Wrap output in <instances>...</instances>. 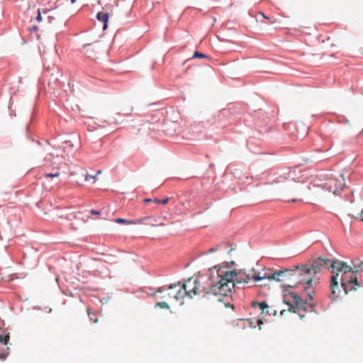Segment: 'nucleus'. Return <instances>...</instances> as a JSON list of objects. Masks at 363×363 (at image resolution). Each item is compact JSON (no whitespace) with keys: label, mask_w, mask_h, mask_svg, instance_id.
Wrapping results in <instances>:
<instances>
[{"label":"nucleus","mask_w":363,"mask_h":363,"mask_svg":"<svg viewBox=\"0 0 363 363\" xmlns=\"http://www.w3.org/2000/svg\"><path fill=\"white\" fill-rule=\"evenodd\" d=\"M363 267V261L359 259H351L350 264L339 259H333L331 262V272L333 276L330 279L331 298L335 299L340 296L342 291L339 287V281L341 288L345 294L350 291H357L362 284L360 270Z\"/></svg>","instance_id":"nucleus-1"},{"label":"nucleus","mask_w":363,"mask_h":363,"mask_svg":"<svg viewBox=\"0 0 363 363\" xmlns=\"http://www.w3.org/2000/svg\"><path fill=\"white\" fill-rule=\"evenodd\" d=\"M238 276L237 271L229 270L225 267H216L210 269V293L218 297L219 301L222 298L229 299L232 296L235 288V278Z\"/></svg>","instance_id":"nucleus-2"},{"label":"nucleus","mask_w":363,"mask_h":363,"mask_svg":"<svg viewBox=\"0 0 363 363\" xmlns=\"http://www.w3.org/2000/svg\"><path fill=\"white\" fill-rule=\"evenodd\" d=\"M300 274L298 270L294 269H285L275 272L272 274L265 272L262 277L261 276H253V279L255 281H261L263 279L274 280L276 281L281 282L283 286L287 287H295L297 286V281L295 280V277H298Z\"/></svg>","instance_id":"nucleus-3"},{"label":"nucleus","mask_w":363,"mask_h":363,"mask_svg":"<svg viewBox=\"0 0 363 363\" xmlns=\"http://www.w3.org/2000/svg\"><path fill=\"white\" fill-rule=\"evenodd\" d=\"M175 287H177L179 292L182 294H181L182 300L186 296L192 298L196 295H208L210 294L209 291L206 292L199 281L194 278L189 279L182 285H181L180 282L175 283V285L172 288L175 289Z\"/></svg>","instance_id":"nucleus-4"},{"label":"nucleus","mask_w":363,"mask_h":363,"mask_svg":"<svg viewBox=\"0 0 363 363\" xmlns=\"http://www.w3.org/2000/svg\"><path fill=\"white\" fill-rule=\"evenodd\" d=\"M174 285L175 283L169 286H163L162 287H160L152 294V296L155 299L161 298L168 302H171L172 301H180L182 304L183 303L182 298L181 296L182 294L177 289V287H175V289L172 288Z\"/></svg>","instance_id":"nucleus-5"},{"label":"nucleus","mask_w":363,"mask_h":363,"mask_svg":"<svg viewBox=\"0 0 363 363\" xmlns=\"http://www.w3.org/2000/svg\"><path fill=\"white\" fill-rule=\"evenodd\" d=\"M296 270H298L300 274L298 277H295V280L298 284H304L303 286L305 290H307L312 285V282L314 281L313 277L315 276L313 274L312 271L306 265L296 266Z\"/></svg>","instance_id":"nucleus-6"},{"label":"nucleus","mask_w":363,"mask_h":363,"mask_svg":"<svg viewBox=\"0 0 363 363\" xmlns=\"http://www.w3.org/2000/svg\"><path fill=\"white\" fill-rule=\"evenodd\" d=\"M288 297L291 300L285 301L290 307L289 311L294 313H298L301 311H306V303L302 298L294 293H289Z\"/></svg>","instance_id":"nucleus-7"},{"label":"nucleus","mask_w":363,"mask_h":363,"mask_svg":"<svg viewBox=\"0 0 363 363\" xmlns=\"http://www.w3.org/2000/svg\"><path fill=\"white\" fill-rule=\"evenodd\" d=\"M345 186V182L342 174L340 175L338 178H330L325 183L326 189L336 195H337Z\"/></svg>","instance_id":"nucleus-8"},{"label":"nucleus","mask_w":363,"mask_h":363,"mask_svg":"<svg viewBox=\"0 0 363 363\" xmlns=\"http://www.w3.org/2000/svg\"><path fill=\"white\" fill-rule=\"evenodd\" d=\"M333 260V259L318 257L313 262L310 269L312 271L313 274L315 275L318 272H320L323 267L328 266V264H330V267L331 268V262Z\"/></svg>","instance_id":"nucleus-9"},{"label":"nucleus","mask_w":363,"mask_h":363,"mask_svg":"<svg viewBox=\"0 0 363 363\" xmlns=\"http://www.w3.org/2000/svg\"><path fill=\"white\" fill-rule=\"evenodd\" d=\"M258 306L259 309L262 311V313H266L267 315H276L277 312L274 309L270 307L266 301L262 302H254L253 306Z\"/></svg>","instance_id":"nucleus-10"},{"label":"nucleus","mask_w":363,"mask_h":363,"mask_svg":"<svg viewBox=\"0 0 363 363\" xmlns=\"http://www.w3.org/2000/svg\"><path fill=\"white\" fill-rule=\"evenodd\" d=\"M138 220H140L139 224L150 225L151 226H159L164 225L163 223H158L157 218L153 216L138 218Z\"/></svg>","instance_id":"nucleus-11"},{"label":"nucleus","mask_w":363,"mask_h":363,"mask_svg":"<svg viewBox=\"0 0 363 363\" xmlns=\"http://www.w3.org/2000/svg\"><path fill=\"white\" fill-rule=\"evenodd\" d=\"M238 276L235 278V286L238 284H247L249 281L253 279V275L250 277V274H242L241 272H237ZM254 276H257L256 274H254Z\"/></svg>","instance_id":"nucleus-12"},{"label":"nucleus","mask_w":363,"mask_h":363,"mask_svg":"<svg viewBox=\"0 0 363 363\" xmlns=\"http://www.w3.org/2000/svg\"><path fill=\"white\" fill-rule=\"evenodd\" d=\"M42 13L43 14H48V13H50L49 15H48V23H52L53 22L54 20L56 19V18H59L60 16V14L55 10L54 9H43Z\"/></svg>","instance_id":"nucleus-13"},{"label":"nucleus","mask_w":363,"mask_h":363,"mask_svg":"<svg viewBox=\"0 0 363 363\" xmlns=\"http://www.w3.org/2000/svg\"><path fill=\"white\" fill-rule=\"evenodd\" d=\"M97 18L99 21L103 23V30H106L108 27V23L109 20L108 13L99 12L97 14Z\"/></svg>","instance_id":"nucleus-14"},{"label":"nucleus","mask_w":363,"mask_h":363,"mask_svg":"<svg viewBox=\"0 0 363 363\" xmlns=\"http://www.w3.org/2000/svg\"><path fill=\"white\" fill-rule=\"evenodd\" d=\"M115 222L120 224H131V225H138L140 223V220H138V219L134 220H126L123 218H116Z\"/></svg>","instance_id":"nucleus-15"},{"label":"nucleus","mask_w":363,"mask_h":363,"mask_svg":"<svg viewBox=\"0 0 363 363\" xmlns=\"http://www.w3.org/2000/svg\"><path fill=\"white\" fill-rule=\"evenodd\" d=\"M86 312L88 315L89 316L90 320L94 323H98V318H96V314L94 313L91 308H87Z\"/></svg>","instance_id":"nucleus-16"},{"label":"nucleus","mask_w":363,"mask_h":363,"mask_svg":"<svg viewBox=\"0 0 363 363\" xmlns=\"http://www.w3.org/2000/svg\"><path fill=\"white\" fill-rule=\"evenodd\" d=\"M167 303H168V301H167L165 300L163 301H159L155 303V307L169 310L170 308V307Z\"/></svg>","instance_id":"nucleus-17"},{"label":"nucleus","mask_w":363,"mask_h":363,"mask_svg":"<svg viewBox=\"0 0 363 363\" xmlns=\"http://www.w3.org/2000/svg\"><path fill=\"white\" fill-rule=\"evenodd\" d=\"M9 340V335H0V343H2L6 345H7Z\"/></svg>","instance_id":"nucleus-18"},{"label":"nucleus","mask_w":363,"mask_h":363,"mask_svg":"<svg viewBox=\"0 0 363 363\" xmlns=\"http://www.w3.org/2000/svg\"><path fill=\"white\" fill-rule=\"evenodd\" d=\"M169 198H166V199H155V203H157V204H162V205H166L168 202H169Z\"/></svg>","instance_id":"nucleus-19"},{"label":"nucleus","mask_w":363,"mask_h":363,"mask_svg":"<svg viewBox=\"0 0 363 363\" xmlns=\"http://www.w3.org/2000/svg\"><path fill=\"white\" fill-rule=\"evenodd\" d=\"M193 57L207 58L208 57L201 52L196 51L193 55Z\"/></svg>","instance_id":"nucleus-20"},{"label":"nucleus","mask_w":363,"mask_h":363,"mask_svg":"<svg viewBox=\"0 0 363 363\" xmlns=\"http://www.w3.org/2000/svg\"><path fill=\"white\" fill-rule=\"evenodd\" d=\"M60 176V172H57L55 173H50V174H45V177L46 178H52V177H57Z\"/></svg>","instance_id":"nucleus-21"},{"label":"nucleus","mask_w":363,"mask_h":363,"mask_svg":"<svg viewBox=\"0 0 363 363\" xmlns=\"http://www.w3.org/2000/svg\"><path fill=\"white\" fill-rule=\"evenodd\" d=\"M286 181V178H285L284 177H281V176H279V177H277L274 180V182H276V183H284Z\"/></svg>","instance_id":"nucleus-22"},{"label":"nucleus","mask_w":363,"mask_h":363,"mask_svg":"<svg viewBox=\"0 0 363 363\" xmlns=\"http://www.w3.org/2000/svg\"><path fill=\"white\" fill-rule=\"evenodd\" d=\"M260 14H261V15H262L264 18L269 20V23H272H272H276V19H275V18H272H272H269V17L266 16V15H264V14L263 13H262V12H260Z\"/></svg>","instance_id":"nucleus-23"},{"label":"nucleus","mask_w":363,"mask_h":363,"mask_svg":"<svg viewBox=\"0 0 363 363\" xmlns=\"http://www.w3.org/2000/svg\"><path fill=\"white\" fill-rule=\"evenodd\" d=\"M42 16H41V12L38 9V16H37V18H36V20L38 21V22H41L42 21Z\"/></svg>","instance_id":"nucleus-24"},{"label":"nucleus","mask_w":363,"mask_h":363,"mask_svg":"<svg viewBox=\"0 0 363 363\" xmlns=\"http://www.w3.org/2000/svg\"><path fill=\"white\" fill-rule=\"evenodd\" d=\"M151 201L155 202V199L154 200H152L151 199H144V202H145V203H148V202H151Z\"/></svg>","instance_id":"nucleus-25"},{"label":"nucleus","mask_w":363,"mask_h":363,"mask_svg":"<svg viewBox=\"0 0 363 363\" xmlns=\"http://www.w3.org/2000/svg\"><path fill=\"white\" fill-rule=\"evenodd\" d=\"M91 213L93 215H98V214H99V212L96 210H91Z\"/></svg>","instance_id":"nucleus-26"},{"label":"nucleus","mask_w":363,"mask_h":363,"mask_svg":"<svg viewBox=\"0 0 363 363\" xmlns=\"http://www.w3.org/2000/svg\"><path fill=\"white\" fill-rule=\"evenodd\" d=\"M357 219L359 218L361 220H363V210L362 211L360 216L359 217H356Z\"/></svg>","instance_id":"nucleus-27"},{"label":"nucleus","mask_w":363,"mask_h":363,"mask_svg":"<svg viewBox=\"0 0 363 363\" xmlns=\"http://www.w3.org/2000/svg\"><path fill=\"white\" fill-rule=\"evenodd\" d=\"M218 250V247H211L210 250H209V252H215Z\"/></svg>","instance_id":"nucleus-28"},{"label":"nucleus","mask_w":363,"mask_h":363,"mask_svg":"<svg viewBox=\"0 0 363 363\" xmlns=\"http://www.w3.org/2000/svg\"><path fill=\"white\" fill-rule=\"evenodd\" d=\"M225 306L228 307V306H230V303L228 301H227V302L225 303Z\"/></svg>","instance_id":"nucleus-29"},{"label":"nucleus","mask_w":363,"mask_h":363,"mask_svg":"<svg viewBox=\"0 0 363 363\" xmlns=\"http://www.w3.org/2000/svg\"><path fill=\"white\" fill-rule=\"evenodd\" d=\"M77 1V0H71L72 4H74Z\"/></svg>","instance_id":"nucleus-30"},{"label":"nucleus","mask_w":363,"mask_h":363,"mask_svg":"<svg viewBox=\"0 0 363 363\" xmlns=\"http://www.w3.org/2000/svg\"><path fill=\"white\" fill-rule=\"evenodd\" d=\"M257 323H258V324H260V323H262V320H258Z\"/></svg>","instance_id":"nucleus-31"},{"label":"nucleus","mask_w":363,"mask_h":363,"mask_svg":"<svg viewBox=\"0 0 363 363\" xmlns=\"http://www.w3.org/2000/svg\"><path fill=\"white\" fill-rule=\"evenodd\" d=\"M280 189H286V186H282V187H281Z\"/></svg>","instance_id":"nucleus-32"},{"label":"nucleus","mask_w":363,"mask_h":363,"mask_svg":"<svg viewBox=\"0 0 363 363\" xmlns=\"http://www.w3.org/2000/svg\"><path fill=\"white\" fill-rule=\"evenodd\" d=\"M4 357H4V354H2V355H1V354H0V358H4Z\"/></svg>","instance_id":"nucleus-33"},{"label":"nucleus","mask_w":363,"mask_h":363,"mask_svg":"<svg viewBox=\"0 0 363 363\" xmlns=\"http://www.w3.org/2000/svg\"><path fill=\"white\" fill-rule=\"evenodd\" d=\"M284 312V310H282V311H281V315H283Z\"/></svg>","instance_id":"nucleus-34"},{"label":"nucleus","mask_w":363,"mask_h":363,"mask_svg":"<svg viewBox=\"0 0 363 363\" xmlns=\"http://www.w3.org/2000/svg\"><path fill=\"white\" fill-rule=\"evenodd\" d=\"M101 172L99 170L97 172V174H100Z\"/></svg>","instance_id":"nucleus-35"}]
</instances>
